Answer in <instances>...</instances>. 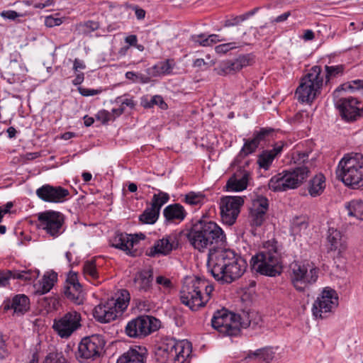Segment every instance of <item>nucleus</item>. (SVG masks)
I'll return each instance as SVG.
<instances>
[{"label":"nucleus","instance_id":"obj_52","mask_svg":"<svg viewBox=\"0 0 363 363\" xmlns=\"http://www.w3.org/2000/svg\"><path fill=\"white\" fill-rule=\"evenodd\" d=\"M191 40L194 43L195 45H199L202 47L211 46L209 35L205 33L193 35L191 37Z\"/></svg>","mask_w":363,"mask_h":363},{"label":"nucleus","instance_id":"obj_41","mask_svg":"<svg viewBox=\"0 0 363 363\" xmlns=\"http://www.w3.org/2000/svg\"><path fill=\"white\" fill-rule=\"evenodd\" d=\"M214 71L220 76L233 74L238 72L234 60L220 62Z\"/></svg>","mask_w":363,"mask_h":363},{"label":"nucleus","instance_id":"obj_6","mask_svg":"<svg viewBox=\"0 0 363 363\" xmlns=\"http://www.w3.org/2000/svg\"><path fill=\"white\" fill-rule=\"evenodd\" d=\"M322 68L319 65L313 66L304 75L297 87L295 95L301 103H312L321 93L323 84Z\"/></svg>","mask_w":363,"mask_h":363},{"label":"nucleus","instance_id":"obj_39","mask_svg":"<svg viewBox=\"0 0 363 363\" xmlns=\"http://www.w3.org/2000/svg\"><path fill=\"white\" fill-rule=\"evenodd\" d=\"M347 215L359 220H363V201L352 200L345 203Z\"/></svg>","mask_w":363,"mask_h":363},{"label":"nucleus","instance_id":"obj_25","mask_svg":"<svg viewBox=\"0 0 363 363\" xmlns=\"http://www.w3.org/2000/svg\"><path fill=\"white\" fill-rule=\"evenodd\" d=\"M3 307L4 311L13 309L14 313L21 315L29 311L30 299L25 294H17L11 300H5Z\"/></svg>","mask_w":363,"mask_h":363},{"label":"nucleus","instance_id":"obj_50","mask_svg":"<svg viewBox=\"0 0 363 363\" xmlns=\"http://www.w3.org/2000/svg\"><path fill=\"white\" fill-rule=\"evenodd\" d=\"M345 69V65H338L335 66H325V78L326 82L330 80L331 77H336L337 76H341L343 74Z\"/></svg>","mask_w":363,"mask_h":363},{"label":"nucleus","instance_id":"obj_15","mask_svg":"<svg viewBox=\"0 0 363 363\" xmlns=\"http://www.w3.org/2000/svg\"><path fill=\"white\" fill-rule=\"evenodd\" d=\"M336 99L335 106L345 121L354 122L363 116V107L357 98L339 96Z\"/></svg>","mask_w":363,"mask_h":363},{"label":"nucleus","instance_id":"obj_23","mask_svg":"<svg viewBox=\"0 0 363 363\" xmlns=\"http://www.w3.org/2000/svg\"><path fill=\"white\" fill-rule=\"evenodd\" d=\"M327 249L328 252H334L337 255H340L342 252L346 250L347 244L346 238L342 233L333 228H330L327 236Z\"/></svg>","mask_w":363,"mask_h":363},{"label":"nucleus","instance_id":"obj_61","mask_svg":"<svg viewBox=\"0 0 363 363\" xmlns=\"http://www.w3.org/2000/svg\"><path fill=\"white\" fill-rule=\"evenodd\" d=\"M309 153L307 152H298L296 154V156H294L293 158L295 160V162H298L299 164L303 163L308 160Z\"/></svg>","mask_w":363,"mask_h":363},{"label":"nucleus","instance_id":"obj_48","mask_svg":"<svg viewBox=\"0 0 363 363\" xmlns=\"http://www.w3.org/2000/svg\"><path fill=\"white\" fill-rule=\"evenodd\" d=\"M234 61L239 72L242 68L252 65L255 62V56L252 53L240 55Z\"/></svg>","mask_w":363,"mask_h":363},{"label":"nucleus","instance_id":"obj_31","mask_svg":"<svg viewBox=\"0 0 363 363\" xmlns=\"http://www.w3.org/2000/svg\"><path fill=\"white\" fill-rule=\"evenodd\" d=\"M146 353L140 347L137 349H130L122 354L117 360L116 363H145Z\"/></svg>","mask_w":363,"mask_h":363},{"label":"nucleus","instance_id":"obj_13","mask_svg":"<svg viewBox=\"0 0 363 363\" xmlns=\"http://www.w3.org/2000/svg\"><path fill=\"white\" fill-rule=\"evenodd\" d=\"M203 286V283L201 284L195 277L186 278L180 291L181 302L194 311L203 308L201 298V287Z\"/></svg>","mask_w":363,"mask_h":363},{"label":"nucleus","instance_id":"obj_46","mask_svg":"<svg viewBox=\"0 0 363 363\" xmlns=\"http://www.w3.org/2000/svg\"><path fill=\"white\" fill-rule=\"evenodd\" d=\"M196 279L201 283H203V287H201V298H202V301L203 302V307L206 305L208 301L211 298V296L212 292L214 290V287L211 284H208V281L200 277H195Z\"/></svg>","mask_w":363,"mask_h":363},{"label":"nucleus","instance_id":"obj_30","mask_svg":"<svg viewBox=\"0 0 363 363\" xmlns=\"http://www.w3.org/2000/svg\"><path fill=\"white\" fill-rule=\"evenodd\" d=\"M65 296L76 305H81L84 303V296L82 286L79 282L72 285H66L64 287Z\"/></svg>","mask_w":363,"mask_h":363},{"label":"nucleus","instance_id":"obj_33","mask_svg":"<svg viewBox=\"0 0 363 363\" xmlns=\"http://www.w3.org/2000/svg\"><path fill=\"white\" fill-rule=\"evenodd\" d=\"M174 66L173 60H166L159 62L148 69V73L152 77L169 74Z\"/></svg>","mask_w":363,"mask_h":363},{"label":"nucleus","instance_id":"obj_27","mask_svg":"<svg viewBox=\"0 0 363 363\" xmlns=\"http://www.w3.org/2000/svg\"><path fill=\"white\" fill-rule=\"evenodd\" d=\"M238 169L234 177H238V179L232 177L226 184L227 191H241L245 190L248 184L250 177V172L246 169Z\"/></svg>","mask_w":363,"mask_h":363},{"label":"nucleus","instance_id":"obj_45","mask_svg":"<svg viewBox=\"0 0 363 363\" xmlns=\"http://www.w3.org/2000/svg\"><path fill=\"white\" fill-rule=\"evenodd\" d=\"M169 200V195L164 191H159L158 194H155L152 199L151 206L160 213L162 206Z\"/></svg>","mask_w":363,"mask_h":363},{"label":"nucleus","instance_id":"obj_1","mask_svg":"<svg viewBox=\"0 0 363 363\" xmlns=\"http://www.w3.org/2000/svg\"><path fill=\"white\" fill-rule=\"evenodd\" d=\"M208 266L216 280L221 284H230L242 277L247 264L233 250L224 249L209 252Z\"/></svg>","mask_w":363,"mask_h":363},{"label":"nucleus","instance_id":"obj_40","mask_svg":"<svg viewBox=\"0 0 363 363\" xmlns=\"http://www.w3.org/2000/svg\"><path fill=\"white\" fill-rule=\"evenodd\" d=\"M5 271L10 272L9 274H6L8 286L9 285V280L11 279L28 281L35 279L38 276V274L35 272H32L30 270L20 271L16 269H5Z\"/></svg>","mask_w":363,"mask_h":363},{"label":"nucleus","instance_id":"obj_9","mask_svg":"<svg viewBox=\"0 0 363 363\" xmlns=\"http://www.w3.org/2000/svg\"><path fill=\"white\" fill-rule=\"evenodd\" d=\"M242 319L240 315L223 308L214 312L211 325L223 337H237L241 332L240 320Z\"/></svg>","mask_w":363,"mask_h":363},{"label":"nucleus","instance_id":"obj_43","mask_svg":"<svg viewBox=\"0 0 363 363\" xmlns=\"http://www.w3.org/2000/svg\"><path fill=\"white\" fill-rule=\"evenodd\" d=\"M250 358L254 357L259 362L269 363L274 357V352L270 347H264L257 350L255 352L248 354Z\"/></svg>","mask_w":363,"mask_h":363},{"label":"nucleus","instance_id":"obj_55","mask_svg":"<svg viewBox=\"0 0 363 363\" xmlns=\"http://www.w3.org/2000/svg\"><path fill=\"white\" fill-rule=\"evenodd\" d=\"M96 118L101 121L103 124H106L110 121L116 119V116H112V113L106 110H101L96 114Z\"/></svg>","mask_w":363,"mask_h":363},{"label":"nucleus","instance_id":"obj_54","mask_svg":"<svg viewBox=\"0 0 363 363\" xmlns=\"http://www.w3.org/2000/svg\"><path fill=\"white\" fill-rule=\"evenodd\" d=\"M46 363H65L66 359L62 352H50L45 359Z\"/></svg>","mask_w":363,"mask_h":363},{"label":"nucleus","instance_id":"obj_58","mask_svg":"<svg viewBox=\"0 0 363 363\" xmlns=\"http://www.w3.org/2000/svg\"><path fill=\"white\" fill-rule=\"evenodd\" d=\"M0 16L4 18L14 21L16 18L23 16V14L13 10H8L1 11Z\"/></svg>","mask_w":363,"mask_h":363},{"label":"nucleus","instance_id":"obj_2","mask_svg":"<svg viewBox=\"0 0 363 363\" xmlns=\"http://www.w3.org/2000/svg\"><path fill=\"white\" fill-rule=\"evenodd\" d=\"M179 235L186 238L189 244L200 252H203L213 245H222L226 239L219 225L203 218H192L185 224Z\"/></svg>","mask_w":363,"mask_h":363},{"label":"nucleus","instance_id":"obj_35","mask_svg":"<svg viewBox=\"0 0 363 363\" xmlns=\"http://www.w3.org/2000/svg\"><path fill=\"white\" fill-rule=\"evenodd\" d=\"M359 91L361 94L363 96V80L362 79H356L352 80L351 82H348L346 83H344L339 86H337L335 91H333V96L334 98H338L340 96V94L341 91Z\"/></svg>","mask_w":363,"mask_h":363},{"label":"nucleus","instance_id":"obj_51","mask_svg":"<svg viewBox=\"0 0 363 363\" xmlns=\"http://www.w3.org/2000/svg\"><path fill=\"white\" fill-rule=\"evenodd\" d=\"M155 105L158 106L162 110H166L168 108L167 103L160 95H155L152 96L150 101H147L143 104V106L145 108H152Z\"/></svg>","mask_w":363,"mask_h":363},{"label":"nucleus","instance_id":"obj_56","mask_svg":"<svg viewBox=\"0 0 363 363\" xmlns=\"http://www.w3.org/2000/svg\"><path fill=\"white\" fill-rule=\"evenodd\" d=\"M245 21L243 15L233 16L232 18L226 19L224 21L223 26L225 27H230L239 25L241 22Z\"/></svg>","mask_w":363,"mask_h":363},{"label":"nucleus","instance_id":"obj_60","mask_svg":"<svg viewBox=\"0 0 363 363\" xmlns=\"http://www.w3.org/2000/svg\"><path fill=\"white\" fill-rule=\"evenodd\" d=\"M131 240H130V246L132 248H134L136 246L139 241L141 240H145V235L140 233L136 234H131Z\"/></svg>","mask_w":363,"mask_h":363},{"label":"nucleus","instance_id":"obj_47","mask_svg":"<svg viewBox=\"0 0 363 363\" xmlns=\"http://www.w3.org/2000/svg\"><path fill=\"white\" fill-rule=\"evenodd\" d=\"M274 155L271 154L269 150H263L258 156L257 163L260 168L267 170L272 165Z\"/></svg>","mask_w":363,"mask_h":363},{"label":"nucleus","instance_id":"obj_12","mask_svg":"<svg viewBox=\"0 0 363 363\" xmlns=\"http://www.w3.org/2000/svg\"><path fill=\"white\" fill-rule=\"evenodd\" d=\"M160 321L153 316L140 315L130 320L125 328L132 338H143L160 328Z\"/></svg>","mask_w":363,"mask_h":363},{"label":"nucleus","instance_id":"obj_62","mask_svg":"<svg viewBox=\"0 0 363 363\" xmlns=\"http://www.w3.org/2000/svg\"><path fill=\"white\" fill-rule=\"evenodd\" d=\"M9 354L5 341L2 335L0 334V359L6 358Z\"/></svg>","mask_w":363,"mask_h":363},{"label":"nucleus","instance_id":"obj_16","mask_svg":"<svg viewBox=\"0 0 363 363\" xmlns=\"http://www.w3.org/2000/svg\"><path fill=\"white\" fill-rule=\"evenodd\" d=\"M338 305V296L336 291L330 288H325L313 304V315L316 318H324Z\"/></svg>","mask_w":363,"mask_h":363},{"label":"nucleus","instance_id":"obj_7","mask_svg":"<svg viewBox=\"0 0 363 363\" xmlns=\"http://www.w3.org/2000/svg\"><path fill=\"white\" fill-rule=\"evenodd\" d=\"M309 174L310 170L305 164L298 166L273 176L270 179L268 186L269 189L274 192L294 189L306 180Z\"/></svg>","mask_w":363,"mask_h":363},{"label":"nucleus","instance_id":"obj_18","mask_svg":"<svg viewBox=\"0 0 363 363\" xmlns=\"http://www.w3.org/2000/svg\"><path fill=\"white\" fill-rule=\"evenodd\" d=\"M38 220L43 228L51 236L56 237L62 233L61 229L64 223V215L55 211H46L39 213Z\"/></svg>","mask_w":363,"mask_h":363},{"label":"nucleus","instance_id":"obj_5","mask_svg":"<svg viewBox=\"0 0 363 363\" xmlns=\"http://www.w3.org/2000/svg\"><path fill=\"white\" fill-rule=\"evenodd\" d=\"M191 353L189 342L171 337L163 340L155 352L157 361L160 363H184Z\"/></svg>","mask_w":363,"mask_h":363},{"label":"nucleus","instance_id":"obj_19","mask_svg":"<svg viewBox=\"0 0 363 363\" xmlns=\"http://www.w3.org/2000/svg\"><path fill=\"white\" fill-rule=\"evenodd\" d=\"M35 193L40 200L54 203L66 201L70 194L68 189L61 186H52L48 184L37 189Z\"/></svg>","mask_w":363,"mask_h":363},{"label":"nucleus","instance_id":"obj_38","mask_svg":"<svg viewBox=\"0 0 363 363\" xmlns=\"http://www.w3.org/2000/svg\"><path fill=\"white\" fill-rule=\"evenodd\" d=\"M259 145L252 139H244V145L240 152L235 159V162L240 164L242 160H244L247 155L255 152Z\"/></svg>","mask_w":363,"mask_h":363},{"label":"nucleus","instance_id":"obj_10","mask_svg":"<svg viewBox=\"0 0 363 363\" xmlns=\"http://www.w3.org/2000/svg\"><path fill=\"white\" fill-rule=\"evenodd\" d=\"M291 267V281L298 291H305L317 281L319 269L316 267L308 263L295 262Z\"/></svg>","mask_w":363,"mask_h":363},{"label":"nucleus","instance_id":"obj_44","mask_svg":"<svg viewBox=\"0 0 363 363\" xmlns=\"http://www.w3.org/2000/svg\"><path fill=\"white\" fill-rule=\"evenodd\" d=\"M160 216V213L155 209L152 206L150 208H147L141 215L139 216V220L145 224H154Z\"/></svg>","mask_w":363,"mask_h":363},{"label":"nucleus","instance_id":"obj_20","mask_svg":"<svg viewBox=\"0 0 363 363\" xmlns=\"http://www.w3.org/2000/svg\"><path fill=\"white\" fill-rule=\"evenodd\" d=\"M179 242L177 235H169L155 241L153 246L150 247L145 255L150 257L167 256L174 249H177Z\"/></svg>","mask_w":363,"mask_h":363},{"label":"nucleus","instance_id":"obj_11","mask_svg":"<svg viewBox=\"0 0 363 363\" xmlns=\"http://www.w3.org/2000/svg\"><path fill=\"white\" fill-rule=\"evenodd\" d=\"M106 341L102 335H92L83 337L75 353L77 359L83 363L86 360H94L101 354Z\"/></svg>","mask_w":363,"mask_h":363},{"label":"nucleus","instance_id":"obj_59","mask_svg":"<svg viewBox=\"0 0 363 363\" xmlns=\"http://www.w3.org/2000/svg\"><path fill=\"white\" fill-rule=\"evenodd\" d=\"M62 23V21L61 18H55L52 16H47L45 19V25L49 28L60 26Z\"/></svg>","mask_w":363,"mask_h":363},{"label":"nucleus","instance_id":"obj_34","mask_svg":"<svg viewBox=\"0 0 363 363\" xmlns=\"http://www.w3.org/2000/svg\"><path fill=\"white\" fill-rule=\"evenodd\" d=\"M84 275L89 279L94 285H99L102 283L105 279L101 277L98 272L94 261H87L84 265Z\"/></svg>","mask_w":363,"mask_h":363},{"label":"nucleus","instance_id":"obj_37","mask_svg":"<svg viewBox=\"0 0 363 363\" xmlns=\"http://www.w3.org/2000/svg\"><path fill=\"white\" fill-rule=\"evenodd\" d=\"M130 293L126 289H122L119 292V295L116 299H112L110 301L113 308H116L118 313H123L128 307L130 301Z\"/></svg>","mask_w":363,"mask_h":363},{"label":"nucleus","instance_id":"obj_53","mask_svg":"<svg viewBox=\"0 0 363 363\" xmlns=\"http://www.w3.org/2000/svg\"><path fill=\"white\" fill-rule=\"evenodd\" d=\"M238 47L235 42H230L216 45L215 51L217 54L223 55Z\"/></svg>","mask_w":363,"mask_h":363},{"label":"nucleus","instance_id":"obj_57","mask_svg":"<svg viewBox=\"0 0 363 363\" xmlns=\"http://www.w3.org/2000/svg\"><path fill=\"white\" fill-rule=\"evenodd\" d=\"M78 91L81 95L83 96H90L96 94H99L102 92V89H88L82 86H79L78 88Z\"/></svg>","mask_w":363,"mask_h":363},{"label":"nucleus","instance_id":"obj_21","mask_svg":"<svg viewBox=\"0 0 363 363\" xmlns=\"http://www.w3.org/2000/svg\"><path fill=\"white\" fill-rule=\"evenodd\" d=\"M268 208L269 201L265 196H259L253 200L249 216L252 226L259 227L263 224Z\"/></svg>","mask_w":363,"mask_h":363},{"label":"nucleus","instance_id":"obj_29","mask_svg":"<svg viewBox=\"0 0 363 363\" xmlns=\"http://www.w3.org/2000/svg\"><path fill=\"white\" fill-rule=\"evenodd\" d=\"M325 186V177L322 173H318L308 181L307 190L309 195L315 198L324 192Z\"/></svg>","mask_w":363,"mask_h":363},{"label":"nucleus","instance_id":"obj_17","mask_svg":"<svg viewBox=\"0 0 363 363\" xmlns=\"http://www.w3.org/2000/svg\"><path fill=\"white\" fill-rule=\"evenodd\" d=\"M244 199L240 196H225L220 201V216L223 222L232 225L240 212Z\"/></svg>","mask_w":363,"mask_h":363},{"label":"nucleus","instance_id":"obj_28","mask_svg":"<svg viewBox=\"0 0 363 363\" xmlns=\"http://www.w3.org/2000/svg\"><path fill=\"white\" fill-rule=\"evenodd\" d=\"M153 271L152 269L138 272L133 278L135 288L140 292H147L152 288Z\"/></svg>","mask_w":363,"mask_h":363},{"label":"nucleus","instance_id":"obj_42","mask_svg":"<svg viewBox=\"0 0 363 363\" xmlns=\"http://www.w3.org/2000/svg\"><path fill=\"white\" fill-rule=\"evenodd\" d=\"M242 319L240 320V328L251 327L255 329L257 327H261L262 318L255 312L247 313L243 315Z\"/></svg>","mask_w":363,"mask_h":363},{"label":"nucleus","instance_id":"obj_14","mask_svg":"<svg viewBox=\"0 0 363 363\" xmlns=\"http://www.w3.org/2000/svg\"><path fill=\"white\" fill-rule=\"evenodd\" d=\"M82 320L80 313L70 311L55 318L52 328L60 337L67 339L82 327Z\"/></svg>","mask_w":363,"mask_h":363},{"label":"nucleus","instance_id":"obj_8","mask_svg":"<svg viewBox=\"0 0 363 363\" xmlns=\"http://www.w3.org/2000/svg\"><path fill=\"white\" fill-rule=\"evenodd\" d=\"M309 174L310 170L305 164L298 166L273 176L270 179L268 186L269 189L274 192L294 189L306 180Z\"/></svg>","mask_w":363,"mask_h":363},{"label":"nucleus","instance_id":"obj_3","mask_svg":"<svg viewBox=\"0 0 363 363\" xmlns=\"http://www.w3.org/2000/svg\"><path fill=\"white\" fill-rule=\"evenodd\" d=\"M252 269L260 274L274 277L282 272L281 253L275 240L264 242L262 249L250 260Z\"/></svg>","mask_w":363,"mask_h":363},{"label":"nucleus","instance_id":"obj_22","mask_svg":"<svg viewBox=\"0 0 363 363\" xmlns=\"http://www.w3.org/2000/svg\"><path fill=\"white\" fill-rule=\"evenodd\" d=\"M186 216L187 212L184 207L179 203L169 204L163 210L165 225H178L186 218Z\"/></svg>","mask_w":363,"mask_h":363},{"label":"nucleus","instance_id":"obj_24","mask_svg":"<svg viewBox=\"0 0 363 363\" xmlns=\"http://www.w3.org/2000/svg\"><path fill=\"white\" fill-rule=\"evenodd\" d=\"M131 234L121 232H116L111 240V246L125 252L131 257H138L142 252L137 248H132L130 246Z\"/></svg>","mask_w":363,"mask_h":363},{"label":"nucleus","instance_id":"obj_32","mask_svg":"<svg viewBox=\"0 0 363 363\" xmlns=\"http://www.w3.org/2000/svg\"><path fill=\"white\" fill-rule=\"evenodd\" d=\"M57 280V274L54 271L45 273L42 279L39 281L37 292L40 294H45L49 292Z\"/></svg>","mask_w":363,"mask_h":363},{"label":"nucleus","instance_id":"obj_49","mask_svg":"<svg viewBox=\"0 0 363 363\" xmlns=\"http://www.w3.org/2000/svg\"><path fill=\"white\" fill-rule=\"evenodd\" d=\"M205 195L201 192L190 191L185 195L184 202L190 206L202 205Z\"/></svg>","mask_w":363,"mask_h":363},{"label":"nucleus","instance_id":"obj_63","mask_svg":"<svg viewBox=\"0 0 363 363\" xmlns=\"http://www.w3.org/2000/svg\"><path fill=\"white\" fill-rule=\"evenodd\" d=\"M83 26L88 31H95L99 28V23L94 21H88Z\"/></svg>","mask_w":363,"mask_h":363},{"label":"nucleus","instance_id":"obj_26","mask_svg":"<svg viewBox=\"0 0 363 363\" xmlns=\"http://www.w3.org/2000/svg\"><path fill=\"white\" fill-rule=\"evenodd\" d=\"M94 318L100 323H109L118 316V311L113 308L110 301L105 304H99L94 309Z\"/></svg>","mask_w":363,"mask_h":363},{"label":"nucleus","instance_id":"obj_36","mask_svg":"<svg viewBox=\"0 0 363 363\" xmlns=\"http://www.w3.org/2000/svg\"><path fill=\"white\" fill-rule=\"evenodd\" d=\"M277 130L270 127L261 128L259 130L254 131L252 139L258 145H260L272 139Z\"/></svg>","mask_w":363,"mask_h":363},{"label":"nucleus","instance_id":"obj_4","mask_svg":"<svg viewBox=\"0 0 363 363\" xmlns=\"http://www.w3.org/2000/svg\"><path fill=\"white\" fill-rule=\"evenodd\" d=\"M337 178L354 189H363V155L355 153L342 157L335 171Z\"/></svg>","mask_w":363,"mask_h":363},{"label":"nucleus","instance_id":"obj_64","mask_svg":"<svg viewBox=\"0 0 363 363\" xmlns=\"http://www.w3.org/2000/svg\"><path fill=\"white\" fill-rule=\"evenodd\" d=\"M156 282L160 285H162L165 288H170L172 285L170 279L162 276L157 277L156 279Z\"/></svg>","mask_w":363,"mask_h":363}]
</instances>
